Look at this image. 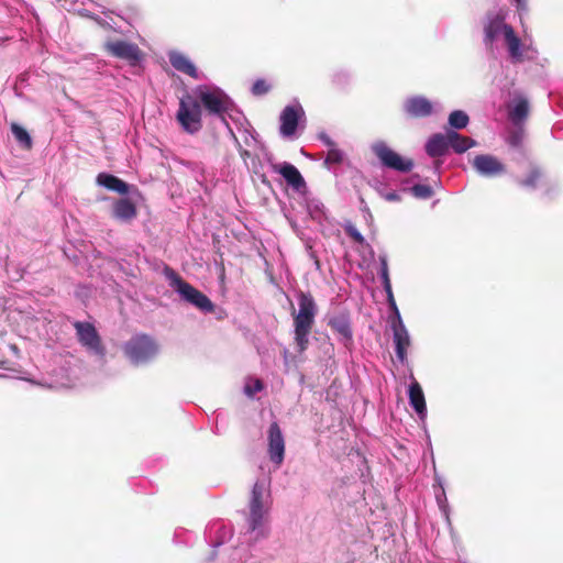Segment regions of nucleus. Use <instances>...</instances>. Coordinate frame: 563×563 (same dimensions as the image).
Masks as SVG:
<instances>
[{
  "label": "nucleus",
  "instance_id": "1",
  "mask_svg": "<svg viewBox=\"0 0 563 563\" xmlns=\"http://www.w3.org/2000/svg\"><path fill=\"white\" fill-rule=\"evenodd\" d=\"M194 97L200 102L201 108L208 115L216 117L221 120L225 119L231 101L229 96L222 89L200 85L195 88Z\"/></svg>",
  "mask_w": 563,
  "mask_h": 563
},
{
  "label": "nucleus",
  "instance_id": "2",
  "mask_svg": "<svg viewBox=\"0 0 563 563\" xmlns=\"http://www.w3.org/2000/svg\"><path fill=\"white\" fill-rule=\"evenodd\" d=\"M291 308L295 322V339L299 350L303 351L308 345V334L313 323V299L311 296L301 292L299 296V311L296 312L292 303Z\"/></svg>",
  "mask_w": 563,
  "mask_h": 563
},
{
  "label": "nucleus",
  "instance_id": "3",
  "mask_svg": "<svg viewBox=\"0 0 563 563\" xmlns=\"http://www.w3.org/2000/svg\"><path fill=\"white\" fill-rule=\"evenodd\" d=\"M176 120L188 134H196L202 129V108L194 95L187 92L180 98Z\"/></svg>",
  "mask_w": 563,
  "mask_h": 563
},
{
  "label": "nucleus",
  "instance_id": "4",
  "mask_svg": "<svg viewBox=\"0 0 563 563\" xmlns=\"http://www.w3.org/2000/svg\"><path fill=\"white\" fill-rule=\"evenodd\" d=\"M167 276L172 279V285L180 297L203 312H213V302L199 289L184 280L173 269L167 268Z\"/></svg>",
  "mask_w": 563,
  "mask_h": 563
},
{
  "label": "nucleus",
  "instance_id": "5",
  "mask_svg": "<svg viewBox=\"0 0 563 563\" xmlns=\"http://www.w3.org/2000/svg\"><path fill=\"white\" fill-rule=\"evenodd\" d=\"M124 354L134 364L147 362L157 353L155 341L147 334L132 336L123 347Z\"/></svg>",
  "mask_w": 563,
  "mask_h": 563
},
{
  "label": "nucleus",
  "instance_id": "6",
  "mask_svg": "<svg viewBox=\"0 0 563 563\" xmlns=\"http://www.w3.org/2000/svg\"><path fill=\"white\" fill-rule=\"evenodd\" d=\"M383 276L385 278V286H386V289L389 294V301H390V305L391 307L394 308L395 310V313H396V319L395 321H393V331H394V342H395V350H396V355H397V358L404 363L406 361V357H407V350L408 347L410 346V339H409V334L401 321V318H400V314H399V311L396 307V303H395V300L393 298V294H391V290H390V285H389V279H388V273H387V268L384 267V271H383Z\"/></svg>",
  "mask_w": 563,
  "mask_h": 563
},
{
  "label": "nucleus",
  "instance_id": "7",
  "mask_svg": "<svg viewBox=\"0 0 563 563\" xmlns=\"http://www.w3.org/2000/svg\"><path fill=\"white\" fill-rule=\"evenodd\" d=\"M104 51L113 57L126 60L131 66H136L144 56L135 43L123 40L107 41Z\"/></svg>",
  "mask_w": 563,
  "mask_h": 563
},
{
  "label": "nucleus",
  "instance_id": "8",
  "mask_svg": "<svg viewBox=\"0 0 563 563\" xmlns=\"http://www.w3.org/2000/svg\"><path fill=\"white\" fill-rule=\"evenodd\" d=\"M373 152L379 158L382 164L397 172L408 173L413 167V161L404 158L398 153L388 147L384 142L376 143Z\"/></svg>",
  "mask_w": 563,
  "mask_h": 563
},
{
  "label": "nucleus",
  "instance_id": "9",
  "mask_svg": "<svg viewBox=\"0 0 563 563\" xmlns=\"http://www.w3.org/2000/svg\"><path fill=\"white\" fill-rule=\"evenodd\" d=\"M74 328L76 329V334L81 345L98 355L104 354V346L93 324L76 321Z\"/></svg>",
  "mask_w": 563,
  "mask_h": 563
},
{
  "label": "nucleus",
  "instance_id": "10",
  "mask_svg": "<svg viewBox=\"0 0 563 563\" xmlns=\"http://www.w3.org/2000/svg\"><path fill=\"white\" fill-rule=\"evenodd\" d=\"M327 324L336 333L341 340L352 339L350 311L345 307H336L325 317Z\"/></svg>",
  "mask_w": 563,
  "mask_h": 563
},
{
  "label": "nucleus",
  "instance_id": "11",
  "mask_svg": "<svg viewBox=\"0 0 563 563\" xmlns=\"http://www.w3.org/2000/svg\"><path fill=\"white\" fill-rule=\"evenodd\" d=\"M475 170L485 177H497L506 173V165L489 154L476 155L473 159Z\"/></svg>",
  "mask_w": 563,
  "mask_h": 563
},
{
  "label": "nucleus",
  "instance_id": "12",
  "mask_svg": "<svg viewBox=\"0 0 563 563\" xmlns=\"http://www.w3.org/2000/svg\"><path fill=\"white\" fill-rule=\"evenodd\" d=\"M265 493V486L263 483L256 482L252 489V496L250 501V528L252 531L257 529L262 525L264 516L263 496Z\"/></svg>",
  "mask_w": 563,
  "mask_h": 563
},
{
  "label": "nucleus",
  "instance_id": "13",
  "mask_svg": "<svg viewBox=\"0 0 563 563\" xmlns=\"http://www.w3.org/2000/svg\"><path fill=\"white\" fill-rule=\"evenodd\" d=\"M285 453V441L277 422H273L268 429V454L272 462L282 464Z\"/></svg>",
  "mask_w": 563,
  "mask_h": 563
},
{
  "label": "nucleus",
  "instance_id": "14",
  "mask_svg": "<svg viewBox=\"0 0 563 563\" xmlns=\"http://www.w3.org/2000/svg\"><path fill=\"white\" fill-rule=\"evenodd\" d=\"M404 110L410 118H426L432 113L433 104L426 97L415 96L405 101Z\"/></svg>",
  "mask_w": 563,
  "mask_h": 563
},
{
  "label": "nucleus",
  "instance_id": "15",
  "mask_svg": "<svg viewBox=\"0 0 563 563\" xmlns=\"http://www.w3.org/2000/svg\"><path fill=\"white\" fill-rule=\"evenodd\" d=\"M274 169L278 172L285 178L287 184L294 189L300 190L306 187L303 177L294 165L284 163L280 165H275Z\"/></svg>",
  "mask_w": 563,
  "mask_h": 563
},
{
  "label": "nucleus",
  "instance_id": "16",
  "mask_svg": "<svg viewBox=\"0 0 563 563\" xmlns=\"http://www.w3.org/2000/svg\"><path fill=\"white\" fill-rule=\"evenodd\" d=\"M298 111L294 107H286L280 114V134L285 137L295 135L298 126Z\"/></svg>",
  "mask_w": 563,
  "mask_h": 563
},
{
  "label": "nucleus",
  "instance_id": "17",
  "mask_svg": "<svg viewBox=\"0 0 563 563\" xmlns=\"http://www.w3.org/2000/svg\"><path fill=\"white\" fill-rule=\"evenodd\" d=\"M319 139L329 147V151L324 157L323 166L328 169H335L344 161V153L339 150L334 142L323 133L319 134Z\"/></svg>",
  "mask_w": 563,
  "mask_h": 563
},
{
  "label": "nucleus",
  "instance_id": "18",
  "mask_svg": "<svg viewBox=\"0 0 563 563\" xmlns=\"http://www.w3.org/2000/svg\"><path fill=\"white\" fill-rule=\"evenodd\" d=\"M137 214L136 206L128 198H121L113 203L112 216L121 221H131Z\"/></svg>",
  "mask_w": 563,
  "mask_h": 563
},
{
  "label": "nucleus",
  "instance_id": "19",
  "mask_svg": "<svg viewBox=\"0 0 563 563\" xmlns=\"http://www.w3.org/2000/svg\"><path fill=\"white\" fill-rule=\"evenodd\" d=\"M450 148L448 132L432 135L426 144V152L431 157L443 156Z\"/></svg>",
  "mask_w": 563,
  "mask_h": 563
},
{
  "label": "nucleus",
  "instance_id": "20",
  "mask_svg": "<svg viewBox=\"0 0 563 563\" xmlns=\"http://www.w3.org/2000/svg\"><path fill=\"white\" fill-rule=\"evenodd\" d=\"M170 65L178 71L184 73L191 78H198V70L194 63L183 53L174 52L169 54Z\"/></svg>",
  "mask_w": 563,
  "mask_h": 563
},
{
  "label": "nucleus",
  "instance_id": "21",
  "mask_svg": "<svg viewBox=\"0 0 563 563\" xmlns=\"http://www.w3.org/2000/svg\"><path fill=\"white\" fill-rule=\"evenodd\" d=\"M97 183L109 190L115 191L120 195L129 192V185L117 176L100 173L97 176Z\"/></svg>",
  "mask_w": 563,
  "mask_h": 563
},
{
  "label": "nucleus",
  "instance_id": "22",
  "mask_svg": "<svg viewBox=\"0 0 563 563\" xmlns=\"http://www.w3.org/2000/svg\"><path fill=\"white\" fill-rule=\"evenodd\" d=\"M448 137L450 147L459 154H462L476 145V142L473 139L461 135L453 130L448 131Z\"/></svg>",
  "mask_w": 563,
  "mask_h": 563
},
{
  "label": "nucleus",
  "instance_id": "23",
  "mask_svg": "<svg viewBox=\"0 0 563 563\" xmlns=\"http://www.w3.org/2000/svg\"><path fill=\"white\" fill-rule=\"evenodd\" d=\"M409 402L419 415L427 409L422 388L417 380H413L409 386Z\"/></svg>",
  "mask_w": 563,
  "mask_h": 563
},
{
  "label": "nucleus",
  "instance_id": "24",
  "mask_svg": "<svg viewBox=\"0 0 563 563\" xmlns=\"http://www.w3.org/2000/svg\"><path fill=\"white\" fill-rule=\"evenodd\" d=\"M505 26L509 25L504 23L503 16L495 15L489 19L488 23L485 25V41L492 44L500 31L504 32Z\"/></svg>",
  "mask_w": 563,
  "mask_h": 563
},
{
  "label": "nucleus",
  "instance_id": "25",
  "mask_svg": "<svg viewBox=\"0 0 563 563\" xmlns=\"http://www.w3.org/2000/svg\"><path fill=\"white\" fill-rule=\"evenodd\" d=\"M529 114V102L525 98L517 100L516 104L509 110V119L515 123L519 124L527 119Z\"/></svg>",
  "mask_w": 563,
  "mask_h": 563
},
{
  "label": "nucleus",
  "instance_id": "26",
  "mask_svg": "<svg viewBox=\"0 0 563 563\" xmlns=\"http://www.w3.org/2000/svg\"><path fill=\"white\" fill-rule=\"evenodd\" d=\"M504 36H505V41L508 46L510 56L514 58H519L521 56V52H520L521 41L516 35L512 26L504 27Z\"/></svg>",
  "mask_w": 563,
  "mask_h": 563
},
{
  "label": "nucleus",
  "instance_id": "27",
  "mask_svg": "<svg viewBox=\"0 0 563 563\" xmlns=\"http://www.w3.org/2000/svg\"><path fill=\"white\" fill-rule=\"evenodd\" d=\"M11 132L16 140V142L21 145L22 148L30 151L33 147V141L30 136L29 132L21 126L20 124L13 122L11 123Z\"/></svg>",
  "mask_w": 563,
  "mask_h": 563
},
{
  "label": "nucleus",
  "instance_id": "28",
  "mask_svg": "<svg viewBox=\"0 0 563 563\" xmlns=\"http://www.w3.org/2000/svg\"><path fill=\"white\" fill-rule=\"evenodd\" d=\"M470 122L468 115L462 110H455L449 115V124L453 129H464Z\"/></svg>",
  "mask_w": 563,
  "mask_h": 563
},
{
  "label": "nucleus",
  "instance_id": "29",
  "mask_svg": "<svg viewBox=\"0 0 563 563\" xmlns=\"http://www.w3.org/2000/svg\"><path fill=\"white\" fill-rule=\"evenodd\" d=\"M411 192L416 198H419V199H429L433 195V190L430 186L420 185V184L415 185L411 188Z\"/></svg>",
  "mask_w": 563,
  "mask_h": 563
},
{
  "label": "nucleus",
  "instance_id": "30",
  "mask_svg": "<svg viewBox=\"0 0 563 563\" xmlns=\"http://www.w3.org/2000/svg\"><path fill=\"white\" fill-rule=\"evenodd\" d=\"M539 178L540 172L538 169H532L522 180H520V185L528 188H534Z\"/></svg>",
  "mask_w": 563,
  "mask_h": 563
},
{
  "label": "nucleus",
  "instance_id": "31",
  "mask_svg": "<svg viewBox=\"0 0 563 563\" xmlns=\"http://www.w3.org/2000/svg\"><path fill=\"white\" fill-rule=\"evenodd\" d=\"M271 90L269 84L265 79H257L252 86V93L254 96H263Z\"/></svg>",
  "mask_w": 563,
  "mask_h": 563
},
{
  "label": "nucleus",
  "instance_id": "32",
  "mask_svg": "<svg viewBox=\"0 0 563 563\" xmlns=\"http://www.w3.org/2000/svg\"><path fill=\"white\" fill-rule=\"evenodd\" d=\"M264 388L262 380L255 379L252 384H246L244 391L249 397H253L256 393Z\"/></svg>",
  "mask_w": 563,
  "mask_h": 563
},
{
  "label": "nucleus",
  "instance_id": "33",
  "mask_svg": "<svg viewBox=\"0 0 563 563\" xmlns=\"http://www.w3.org/2000/svg\"><path fill=\"white\" fill-rule=\"evenodd\" d=\"M347 235L353 239L355 242L357 243H363L364 242V238L362 236V234L353 227H350L347 230Z\"/></svg>",
  "mask_w": 563,
  "mask_h": 563
},
{
  "label": "nucleus",
  "instance_id": "34",
  "mask_svg": "<svg viewBox=\"0 0 563 563\" xmlns=\"http://www.w3.org/2000/svg\"><path fill=\"white\" fill-rule=\"evenodd\" d=\"M385 199L388 201H399L400 197L397 192L393 191V192L386 194Z\"/></svg>",
  "mask_w": 563,
  "mask_h": 563
}]
</instances>
